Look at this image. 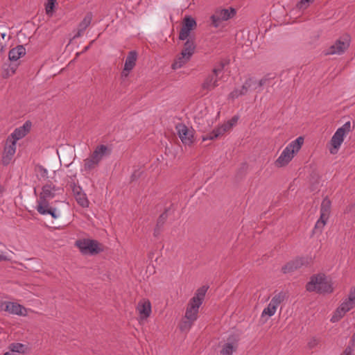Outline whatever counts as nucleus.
<instances>
[{"label": "nucleus", "mask_w": 355, "mask_h": 355, "mask_svg": "<svg viewBox=\"0 0 355 355\" xmlns=\"http://www.w3.org/2000/svg\"><path fill=\"white\" fill-rule=\"evenodd\" d=\"M139 321H146L152 313L151 303L148 300H140L136 307Z\"/></svg>", "instance_id": "18"}, {"label": "nucleus", "mask_w": 355, "mask_h": 355, "mask_svg": "<svg viewBox=\"0 0 355 355\" xmlns=\"http://www.w3.org/2000/svg\"><path fill=\"white\" fill-rule=\"evenodd\" d=\"M353 349L351 347H347L340 355H352Z\"/></svg>", "instance_id": "42"}, {"label": "nucleus", "mask_w": 355, "mask_h": 355, "mask_svg": "<svg viewBox=\"0 0 355 355\" xmlns=\"http://www.w3.org/2000/svg\"><path fill=\"white\" fill-rule=\"evenodd\" d=\"M304 143V137L300 136L288 143L282 150L274 164L277 168L287 166L293 158L300 153Z\"/></svg>", "instance_id": "2"}, {"label": "nucleus", "mask_w": 355, "mask_h": 355, "mask_svg": "<svg viewBox=\"0 0 355 355\" xmlns=\"http://www.w3.org/2000/svg\"><path fill=\"white\" fill-rule=\"evenodd\" d=\"M16 67H17V66H15V67H12L10 68V69H11V71H12V74L15 73V70H16Z\"/></svg>", "instance_id": "45"}, {"label": "nucleus", "mask_w": 355, "mask_h": 355, "mask_svg": "<svg viewBox=\"0 0 355 355\" xmlns=\"http://www.w3.org/2000/svg\"><path fill=\"white\" fill-rule=\"evenodd\" d=\"M2 191V187L0 185V192Z\"/></svg>", "instance_id": "47"}, {"label": "nucleus", "mask_w": 355, "mask_h": 355, "mask_svg": "<svg viewBox=\"0 0 355 355\" xmlns=\"http://www.w3.org/2000/svg\"><path fill=\"white\" fill-rule=\"evenodd\" d=\"M351 38L349 35H345L338 39L334 44H332L329 50L328 54H342L349 46Z\"/></svg>", "instance_id": "14"}, {"label": "nucleus", "mask_w": 355, "mask_h": 355, "mask_svg": "<svg viewBox=\"0 0 355 355\" xmlns=\"http://www.w3.org/2000/svg\"><path fill=\"white\" fill-rule=\"evenodd\" d=\"M5 36H6V34H5V33L2 34V37H3V38H4V37H5Z\"/></svg>", "instance_id": "46"}, {"label": "nucleus", "mask_w": 355, "mask_h": 355, "mask_svg": "<svg viewBox=\"0 0 355 355\" xmlns=\"http://www.w3.org/2000/svg\"><path fill=\"white\" fill-rule=\"evenodd\" d=\"M314 0H300V1L297 4V8L300 10H305L306 9Z\"/></svg>", "instance_id": "37"}, {"label": "nucleus", "mask_w": 355, "mask_h": 355, "mask_svg": "<svg viewBox=\"0 0 355 355\" xmlns=\"http://www.w3.org/2000/svg\"><path fill=\"white\" fill-rule=\"evenodd\" d=\"M238 118L232 117L231 119L225 121L216 128H214L209 134L202 137V141L214 140L223 137L226 133L229 132L232 128L236 124Z\"/></svg>", "instance_id": "8"}, {"label": "nucleus", "mask_w": 355, "mask_h": 355, "mask_svg": "<svg viewBox=\"0 0 355 355\" xmlns=\"http://www.w3.org/2000/svg\"><path fill=\"white\" fill-rule=\"evenodd\" d=\"M268 79L266 78H261L259 80H257V88L261 87L263 85H266L268 82Z\"/></svg>", "instance_id": "41"}, {"label": "nucleus", "mask_w": 355, "mask_h": 355, "mask_svg": "<svg viewBox=\"0 0 355 355\" xmlns=\"http://www.w3.org/2000/svg\"><path fill=\"white\" fill-rule=\"evenodd\" d=\"M56 1L57 0H46L45 11L49 16L53 15Z\"/></svg>", "instance_id": "35"}, {"label": "nucleus", "mask_w": 355, "mask_h": 355, "mask_svg": "<svg viewBox=\"0 0 355 355\" xmlns=\"http://www.w3.org/2000/svg\"><path fill=\"white\" fill-rule=\"evenodd\" d=\"M220 110L215 108L214 105L206 106L203 104L198 105L195 119L196 122L201 125H212L219 118Z\"/></svg>", "instance_id": "4"}, {"label": "nucleus", "mask_w": 355, "mask_h": 355, "mask_svg": "<svg viewBox=\"0 0 355 355\" xmlns=\"http://www.w3.org/2000/svg\"><path fill=\"white\" fill-rule=\"evenodd\" d=\"M319 343V340L316 338H312L308 342V345L310 348H313L317 346Z\"/></svg>", "instance_id": "39"}, {"label": "nucleus", "mask_w": 355, "mask_h": 355, "mask_svg": "<svg viewBox=\"0 0 355 355\" xmlns=\"http://www.w3.org/2000/svg\"><path fill=\"white\" fill-rule=\"evenodd\" d=\"M305 263L303 258H297L295 260L290 261L283 268L284 272H290L300 268Z\"/></svg>", "instance_id": "27"}, {"label": "nucleus", "mask_w": 355, "mask_h": 355, "mask_svg": "<svg viewBox=\"0 0 355 355\" xmlns=\"http://www.w3.org/2000/svg\"><path fill=\"white\" fill-rule=\"evenodd\" d=\"M196 49V44L194 39L185 40V42L183 44L182 49L180 53L191 58L193 55L195 53Z\"/></svg>", "instance_id": "23"}, {"label": "nucleus", "mask_w": 355, "mask_h": 355, "mask_svg": "<svg viewBox=\"0 0 355 355\" xmlns=\"http://www.w3.org/2000/svg\"><path fill=\"white\" fill-rule=\"evenodd\" d=\"M26 54V49L22 45H19L9 51L8 57L11 61H17Z\"/></svg>", "instance_id": "25"}, {"label": "nucleus", "mask_w": 355, "mask_h": 355, "mask_svg": "<svg viewBox=\"0 0 355 355\" xmlns=\"http://www.w3.org/2000/svg\"><path fill=\"white\" fill-rule=\"evenodd\" d=\"M35 173L37 177L40 180H46L48 178V171L46 168L41 166H38L35 168Z\"/></svg>", "instance_id": "36"}, {"label": "nucleus", "mask_w": 355, "mask_h": 355, "mask_svg": "<svg viewBox=\"0 0 355 355\" xmlns=\"http://www.w3.org/2000/svg\"><path fill=\"white\" fill-rule=\"evenodd\" d=\"M355 304L348 300L347 298L341 303L340 306L343 307L344 311L348 312L350 311L354 306Z\"/></svg>", "instance_id": "38"}, {"label": "nucleus", "mask_w": 355, "mask_h": 355, "mask_svg": "<svg viewBox=\"0 0 355 355\" xmlns=\"http://www.w3.org/2000/svg\"><path fill=\"white\" fill-rule=\"evenodd\" d=\"M218 72L219 70L214 69L213 72L207 76L201 85V91L205 94L213 90L218 85Z\"/></svg>", "instance_id": "16"}, {"label": "nucleus", "mask_w": 355, "mask_h": 355, "mask_svg": "<svg viewBox=\"0 0 355 355\" xmlns=\"http://www.w3.org/2000/svg\"><path fill=\"white\" fill-rule=\"evenodd\" d=\"M3 355H18V354L15 353L12 350L8 349V352H5Z\"/></svg>", "instance_id": "43"}, {"label": "nucleus", "mask_w": 355, "mask_h": 355, "mask_svg": "<svg viewBox=\"0 0 355 355\" xmlns=\"http://www.w3.org/2000/svg\"><path fill=\"white\" fill-rule=\"evenodd\" d=\"M74 196L77 202L83 207H88L89 205V201L87 199L86 193H85L83 189L79 187H74L73 189Z\"/></svg>", "instance_id": "21"}, {"label": "nucleus", "mask_w": 355, "mask_h": 355, "mask_svg": "<svg viewBox=\"0 0 355 355\" xmlns=\"http://www.w3.org/2000/svg\"><path fill=\"white\" fill-rule=\"evenodd\" d=\"M244 92V93L246 94L252 90L257 89V80L253 78H248L243 85L240 86Z\"/></svg>", "instance_id": "30"}, {"label": "nucleus", "mask_w": 355, "mask_h": 355, "mask_svg": "<svg viewBox=\"0 0 355 355\" xmlns=\"http://www.w3.org/2000/svg\"><path fill=\"white\" fill-rule=\"evenodd\" d=\"M306 288L309 292L320 294L331 293L334 291L331 277L323 273L311 276L306 285Z\"/></svg>", "instance_id": "3"}, {"label": "nucleus", "mask_w": 355, "mask_h": 355, "mask_svg": "<svg viewBox=\"0 0 355 355\" xmlns=\"http://www.w3.org/2000/svg\"><path fill=\"white\" fill-rule=\"evenodd\" d=\"M137 60V54L135 51H132L128 53L122 71V76L127 77L130 72L134 69Z\"/></svg>", "instance_id": "20"}, {"label": "nucleus", "mask_w": 355, "mask_h": 355, "mask_svg": "<svg viewBox=\"0 0 355 355\" xmlns=\"http://www.w3.org/2000/svg\"><path fill=\"white\" fill-rule=\"evenodd\" d=\"M282 297L280 294L274 296L268 306L263 310L261 318L266 321L270 317L274 315L277 307L282 302Z\"/></svg>", "instance_id": "17"}, {"label": "nucleus", "mask_w": 355, "mask_h": 355, "mask_svg": "<svg viewBox=\"0 0 355 355\" xmlns=\"http://www.w3.org/2000/svg\"><path fill=\"white\" fill-rule=\"evenodd\" d=\"M197 28L196 20L190 15H186L182 19L179 31L178 38L184 41L188 39H193L192 33Z\"/></svg>", "instance_id": "9"}, {"label": "nucleus", "mask_w": 355, "mask_h": 355, "mask_svg": "<svg viewBox=\"0 0 355 355\" xmlns=\"http://www.w3.org/2000/svg\"><path fill=\"white\" fill-rule=\"evenodd\" d=\"M110 149L105 145H99L96 147L91 155L98 162H100L105 157L109 155Z\"/></svg>", "instance_id": "22"}, {"label": "nucleus", "mask_w": 355, "mask_h": 355, "mask_svg": "<svg viewBox=\"0 0 355 355\" xmlns=\"http://www.w3.org/2000/svg\"><path fill=\"white\" fill-rule=\"evenodd\" d=\"M8 349L12 350L15 353L18 354V355H24L28 352L27 345L19 343H11L8 347Z\"/></svg>", "instance_id": "29"}, {"label": "nucleus", "mask_w": 355, "mask_h": 355, "mask_svg": "<svg viewBox=\"0 0 355 355\" xmlns=\"http://www.w3.org/2000/svg\"><path fill=\"white\" fill-rule=\"evenodd\" d=\"M195 321L187 319L186 317L182 319L180 323V329L182 331H189L194 324Z\"/></svg>", "instance_id": "34"}, {"label": "nucleus", "mask_w": 355, "mask_h": 355, "mask_svg": "<svg viewBox=\"0 0 355 355\" xmlns=\"http://www.w3.org/2000/svg\"><path fill=\"white\" fill-rule=\"evenodd\" d=\"M346 311H344L343 307H341L340 305L335 310L333 313L332 316L331 318V322H337L340 320H341L344 315L346 314Z\"/></svg>", "instance_id": "32"}, {"label": "nucleus", "mask_w": 355, "mask_h": 355, "mask_svg": "<svg viewBox=\"0 0 355 355\" xmlns=\"http://www.w3.org/2000/svg\"><path fill=\"white\" fill-rule=\"evenodd\" d=\"M207 291V288L206 286H202L196 291L194 296L190 300L187 306L184 317L193 321L198 319V310L205 299Z\"/></svg>", "instance_id": "5"}, {"label": "nucleus", "mask_w": 355, "mask_h": 355, "mask_svg": "<svg viewBox=\"0 0 355 355\" xmlns=\"http://www.w3.org/2000/svg\"><path fill=\"white\" fill-rule=\"evenodd\" d=\"M237 345L235 342H227L221 346L219 355H232L236 351Z\"/></svg>", "instance_id": "28"}, {"label": "nucleus", "mask_w": 355, "mask_h": 355, "mask_svg": "<svg viewBox=\"0 0 355 355\" xmlns=\"http://www.w3.org/2000/svg\"><path fill=\"white\" fill-rule=\"evenodd\" d=\"M60 190L51 183H46L42 187L37 206V210L40 214H51L55 219L60 217V212L56 209L51 208L48 203V200L54 198Z\"/></svg>", "instance_id": "1"}, {"label": "nucleus", "mask_w": 355, "mask_h": 355, "mask_svg": "<svg viewBox=\"0 0 355 355\" xmlns=\"http://www.w3.org/2000/svg\"><path fill=\"white\" fill-rule=\"evenodd\" d=\"M75 245L80 252L86 255H94L103 251L104 247L98 241L89 239H80L76 241Z\"/></svg>", "instance_id": "7"}, {"label": "nucleus", "mask_w": 355, "mask_h": 355, "mask_svg": "<svg viewBox=\"0 0 355 355\" xmlns=\"http://www.w3.org/2000/svg\"><path fill=\"white\" fill-rule=\"evenodd\" d=\"M16 150L17 143L8 137L6 141L1 158V162L3 165H8L11 162L16 153Z\"/></svg>", "instance_id": "15"}, {"label": "nucleus", "mask_w": 355, "mask_h": 355, "mask_svg": "<svg viewBox=\"0 0 355 355\" xmlns=\"http://www.w3.org/2000/svg\"><path fill=\"white\" fill-rule=\"evenodd\" d=\"M190 60V57L180 53L175 58L174 61L171 65V67L174 70L179 69L183 67L187 62H189Z\"/></svg>", "instance_id": "24"}, {"label": "nucleus", "mask_w": 355, "mask_h": 355, "mask_svg": "<svg viewBox=\"0 0 355 355\" xmlns=\"http://www.w3.org/2000/svg\"><path fill=\"white\" fill-rule=\"evenodd\" d=\"M92 20V13H87L85 17L83 18L82 21L79 24L78 27V31L76 35L74 36L80 37L83 32L85 31V29L90 25Z\"/></svg>", "instance_id": "26"}, {"label": "nucleus", "mask_w": 355, "mask_h": 355, "mask_svg": "<svg viewBox=\"0 0 355 355\" xmlns=\"http://www.w3.org/2000/svg\"><path fill=\"white\" fill-rule=\"evenodd\" d=\"M350 122L345 123L342 127L337 129L327 144V148L331 155H336L344 141L345 137L349 132Z\"/></svg>", "instance_id": "6"}, {"label": "nucleus", "mask_w": 355, "mask_h": 355, "mask_svg": "<svg viewBox=\"0 0 355 355\" xmlns=\"http://www.w3.org/2000/svg\"><path fill=\"white\" fill-rule=\"evenodd\" d=\"M0 309L9 314L17 315L19 316H26L28 309L22 305L13 302H3L1 303Z\"/></svg>", "instance_id": "13"}, {"label": "nucleus", "mask_w": 355, "mask_h": 355, "mask_svg": "<svg viewBox=\"0 0 355 355\" xmlns=\"http://www.w3.org/2000/svg\"><path fill=\"white\" fill-rule=\"evenodd\" d=\"M236 14V10L232 7L218 8L210 17L211 25L215 28H218L221 21H227L233 18Z\"/></svg>", "instance_id": "10"}, {"label": "nucleus", "mask_w": 355, "mask_h": 355, "mask_svg": "<svg viewBox=\"0 0 355 355\" xmlns=\"http://www.w3.org/2000/svg\"><path fill=\"white\" fill-rule=\"evenodd\" d=\"M6 259H7L6 256H5L4 254L0 253V261H4V260H6Z\"/></svg>", "instance_id": "44"}, {"label": "nucleus", "mask_w": 355, "mask_h": 355, "mask_svg": "<svg viewBox=\"0 0 355 355\" xmlns=\"http://www.w3.org/2000/svg\"><path fill=\"white\" fill-rule=\"evenodd\" d=\"M99 164L92 155L83 161V171L88 172L96 168Z\"/></svg>", "instance_id": "31"}, {"label": "nucleus", "mask_w": 355, "mask_h": 355, "mask_svg": "<svg viewBox=\"0 0 355 355\" xmlns=\"http://www.w3.org/2000/svg\"><path fill=\"white\" fill-rule=\"evenodd\" d=\"M331 212V201L324 198L321 204L320 216L315 223V228L322 231L329 218Z\"/></svg>", "instance_id": "12"}, {"label": "nucleus", "mask_w": 355, "mask_h": 355, "mask_svg": "<svg viewBox=\"0 0 355 355\" xmlns=\"http://www.w3.org/2000/svg\"><path fill=\"white\" fill-rule=\"evenodd\" d=\"M243 95H245V94L243 92L241 87L240 86L236 87L228 94L227 99L233 101Z\"/></svg>", "instance_id": "33"}, {"label": "nucleus", "mask_w": 355, "mask_h": 355, "mask_svg": "<svg viewBox=\"0 0 355 355\" xmlns=\"http://www.w3.org/2000/svg\"><path fill=\"white\" fill-rule=\"evenodd\" d=\"M175 130L183 144L190 146L194 143L195 130L192 128L180 123L176 125Z\"/></svg>", "instance_id": "11"}, {"label": "nucleus", "mask_w": 355, "mask_h": 355, "mask_svg": "<svg viewBox=\"0 0 355 355\" xmlns=\"http://www.w3.org/2000/svg\"><path fill=\"white\" fill-rule=\"evenodd\" d=\"M347 299L355 304V286L351 289Z\"/></svg>", "instance_id": "40"}, {"label": "nucleus", "mask_w": 355, "mask_h": 355, "mask_svg": "<svg viewBox=\"0 0 355 355\" xmlns=\"http://www.w3.org/2000/svg\"><path fill=\"white\" fill-rule=\"evenodd\" d=\"M31 127V122L27 121L21 126L16 128L8 137L17 143V141L21 139L28 135Z\"/></svg>", "instance_id": "19"}]
</instances>
